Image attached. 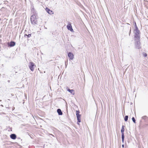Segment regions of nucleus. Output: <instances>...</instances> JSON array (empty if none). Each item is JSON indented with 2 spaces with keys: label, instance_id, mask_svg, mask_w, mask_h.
Wrapping results in <instances>:
<instances>
[{
  "label": "nucleus",
  "instance_id": "nucleus-2",
  "mask_svg": "<svg viewBox=\"0 0 148 148\" xmlns=\"http://www.w3.org/2000/svg\"><path fill=\"white\" fill-rule=\"evenodd\" d=\"M30 20L32 24H36L37 23V16L35 14L32 15L31 16Z\"/></svg>",
  "mask_w": 148,
  "mask_h": 148
},
{
  "label": "nucleus",
  "instance_id": "nucleus-10",
  "mask_svg": "<svg viewBox=\"0 0 148 148\" xmlns=\"http://www.w3.org/2000/svg\"><path fill=\"white\" fill-rule=\"evenodd\" d=\"M10 138L13 139H15L16 138V136L15 134H12L10 135Z\"/></svg>",
  "mask_w": 148,
  "mask_h": 148
},
{
  "label": "nucleus",
  "instance_id": "nucleus-6",
  "mask_svg": "<svg viewBox=\"0 0 148 148\" xmlns=\"http://www.w3.org/2000/svg\"><path fill=\"white\" fill-rule=\"evenodd\" d=\"M67 27L68 30H70L72 32H73V30L72 29V26L70 23H69L68 24L67 26Z\"/></svg>",
  "mask_w": 148,
  "mask_h": 148
},
{
  "label": "nucleus",
  "instance_id": "nucleus-4",
  "mask_svg": "<svg viewBox=\"0 0 148 148\" xmlns=\"http://www.w3.org/2000/svg\"><path fill=\"white\" fill-rule=\"evenodd\" d=\"M36 67V65H35L34 63H33L32 62H30L29 63V67L32 71H34V69Z\"/></svg>",
  "mask_w": 148,
  "mask_h": 148
},
{
  "label": "nucleus",
  "instance_id": "nucleus-7",
  "mask_svg": "<svg viewBox=\"0 0 148 148\" xmlns=\"http://www.w3.org/2000/svg\"><path fill=\"white\" fill-rule=\"evenodd\" d=\"M68 56L71 60H73L74 58V55L71 52L68 53Z\"/></svg>",
  "mask_w": 148,
  "mask_h": 148
},
{
  "label": "nucleus",
  "instance_id": "nucleus-16",
  "mask_svg": "<svg viewBox=\"0 0 148 148\" xmlns=\"http://www.w3.org/2000/svg\"><path fill=\"white\" fill-rule=\"evenodd\" d=\"M122 147H124V145H122Z\"/></svg>",
  "mask_w": 148,
  "mask_h": 148
},
{
  "label": "nucleus",
  "instance_id": "nucleus-1",
  "mask_svg": "<svg viewBox=\"0 0 148 148\" xmlns=\"http://www.w3.org/2000/svg\"><path fill=\"white\" fill-rule=\"evenodd\" d=\"M134 33L135 38H137L138 40L140 38V32L136 26V24L135 28L134 29Z\"/></svg>",
  "mask_w": 148,
  "mask_h": 148
},
{
  "label": "nucleus",
  "instance_id": "nucleus-3",
  "mask_svg": "<svg viewBox=\"0 0 148 148\" xmlns=\"http://www.w3.org/2000/svg\"><path fill=\"white\" fill-rule=\"evenodd\" d=\"M76 116L77 120V124L78 125H79V123L81 122V115L79 114V111H76Z\"/></svg>",
  "mask_w": 148,
  "mask_h": 148
},
{
  "label": "nucleus",
  "instance_id": "nucleus-17",
  "mask_svg": "<svg viewBox=\"0 0 148 148\" xmlns=\"http://www.w3.org/2000/svg\"><path fill=\"white\" fill-rule=\"evenodd\" d=\"M131 29H130V34H129V35L130 34L131 32Z\"/></svg>",
  "mask_w": 148,
  "mask_h": 148
},
{
  "label": "nucleus",
  "instance_id": "nucleus-14",
  "mask_svg": "<svg viewBox=\"0 0 148 148\" xmlns=\"http://www.w3.org/2000/svg\"><path fill=\"white\" fill-rule=\"evenodd\" d=\"M132 120L133 121V122L134 123H136V120H135V119L133 117H132Z\"/></svg>",
  "mask_w": 148,
  "mask_h": 148
},
{
  "label": "nucleus",
  "instance_id": "nucleus-15",
  "mask_svg": "<svg viewBox=\"0 0 148 148\" xmlns=\"http://www.w3.org/2000/svg\"><path fill=\"white\" fill-rule=\"evenodd\" d=\"M143 55L144 56L146 57L147 56V54L146 53H144L143 54Z\"/></svg>",
  "mask_w": 148,
  "mask_h": 148
},
{
  "label": "nucleus",
  "instance_id": "nucleus-12",
  "mask_svg": "<svg viewBox=\"0 0 148 148\" xmlns=\"http://www.w3.org/2000/svg\"><path fill=\"white\" fill-rule=\"evenodd\" d=\"M68 91L72 94L73 95H74V92L73 90H70V89H68Z\"/></svg>",
  "mask_w": 148,
  "mask_h": 148
},
{
  "label": "nucleus",
  "instance_id": "nucleus-9",
  "mask_svg": "<svg viewBox=\"0 0 148 148\" xmlns=\"http://www.w3.org/2000/svg\"><path fill=\"white\" fill-rule=\"evenodd\" d=\"M8 45L9 46L12 47L14 46L15 45V43L14 42H11L10 43H8Z\"/></svg>",
  "mask_w": 148,
  "mask_h": 148
},
{
  "label": "nucleus",
  "instance_id": "nucleus-8",
  "mask_svg": "<svg viewBox=\"0 0 148 148\" xmlns=\"http://www.w3.org/2000/svg\"><path fill=\"white\" fill-rule=\"evenodd\" d=\"M45 10L49 14H53V11L49 9L48 8H46L45 9Z\"/></svg>",
  "mask_w": 148,
  "mask_h": 148
},
{
  "label": "nucleus",
  "instance_id": "nucleus-11",
  "mask_svg": "<svg viewBox=\"0 0 148 148\" xmlns=\"http://www.w3.org/2000/svg\"><path fill=\"white\" fill-rule=\"evenodd\" d=\"M57 112L59 115H61L62 114V112L61 110L60 109H58L57 110Z\"/></svg>",
  "mask_w": 148,
  "mask_h": 148
},
{
  "label": "nucleus",
  "instance_id": "nucleus-5",
  "mask_svg": "<svg viewBox=\"0 0 148 148\" xmlns=\"http://www.w3.org/2000/svg\"><path fill=\"white\" fill-rule=\"evenodd\" d=\"M124 127L125 126L124 125H123L122 127V129L121 130V132L122 134V142L123 143L124 142Z\"/></svg>",
  "mask_w": 148,
  "mask_h": 148
},
{
  "label": "nucleus",
  "instance_id": "nucleus-13",
  "mask_svg": "<svg viewBox=\"0 0 148 148\" xmlns=\"http://www.w3.org/2000/svg\"><path fill=\"white\" fill-rule=\"evenodd\" d=\"M128 116H126L125 117V119H124V120L125 121H127V120H128Z\"/></svg>",
  "mask_w": 148,
  "mask_h": 148
}]
</instances>
